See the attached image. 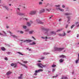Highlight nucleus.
Segmentation results:
<instances>
[{
    "label": "nucleus",
    "instance_id": "f257e3e1",
    "mask_svg": "<svg viewBox=\"0 0 79 79\" xmlns=\"http://www.w3.org/2000/svg\"><path fill=\"white\" fill-rule=\"evenodd\" d=\"M54 51H57L58 52H60L61 51H62L64 49V48H59L58 47H54Z\"/></svg>",
    "mask_w": 79,
    "mask_h": 79
},
{
    "label": "nucleus",
    "instance_id": "f03ea898",
    "mask_svg": "<svg viewBox=\"0 0 79 79\" xmlns=\"http://www.w3.org/2000/svg\"><path fill=\"white\" fill-rule=\"evenodd\" d=\"M17 14L19 16H23L24 15V14L20 13V10L19 8H18L16 10Z\"/></svg>",
    "mask_w": 79,
    "mask_h": 79
},
{
    "label": "nucleus",
    "instance_id": "7ed1b4c3",
    "mask_svg": "<svg viewBox=\"0 0 79 79\" xmlns=\"http://www.w3.org/2000/svg\"><path fill=\"white\" fill-rule=\"evenodd\" d=\"M36 65H37L39 68H43V67L45 68V67L46 66V65H43L42 63H40L37 64Z\"/></svg>",
    "mask_w": 79,
    "mask_h": 79
},
{
    "label": "nucleus",
    "instance_id": "20e7f679",
    "mask_svg": "<svg viewBox=\"0 0 79 79\" xmlns=\"http://www.w3.org/2000/svg\"><path fill=\"white\" fill-rule=\"evenodd\" d=\"M42 71H43V69H40L38 70H35V73L34 74V75H35V76H37L38 73H40V72H42Z\"/></svg>",
    "mask_w": 79,
    "mask_h": 79
},
{
    "label": "nucleus",
    "instance_id": "39448f33",
    "mask_svg": "<svg viewBox=\"0 0 79 79\" xmlns=\"http://www.w3.org/2000/svg\"><path fill=\"white\" fill-rule=\"evenodd\" d=\"M20 41H21L22 42H26V43H29V42H32V40H20Z\"/></svg>",
    "mask_w": 79,
    "mask_h": 79
},
{
    "label": "nucleus",
    "instance_id": "423d86ee",
    "mask_svg": "<svg viewBox=\"0 0 79 79\" xmlns=\"http://www.w3.org/2000/svg\"><path fill=\"white\" fill-rule=\"evenodd\" d=\"M42 30H43V31H46V32H45V34H48V32L49 31V29L43 28H42Z\"/></svg>",
    "mask_w": 79,
    "mask_h": 79
},
{
    "label": "nucleus",
    "instance_id": "0eeeda50",
    "mask_svg": "<svg viewBox=\"0 0 79 79\" xmlns=\"http://www.w3.org/2000/svg\"><path fill=\"white\" fill-rule=\"evenodd\" d=\"M36 21L37 23L38 24H44V23L41 21L39 19H37L36 20Z\"/></svg>",
    "mask_w": 79,
    "mask_h": 79
},
{
    "label": "nucleus",
    "instance_id": "6e6552de",
    "mask_svg": "<svg viewBox=\"0 0 79 79\" xmlns=\"http://www.w3.org/2000/svg\"><path fill=\"white\" fill-rule=\"evenodd\" d=\"M36 10L31 11L29 13V14L30 15H35V14H36Z\"/></svg>",
    "mask_w": 79,
    "mask_h": 79
},
{
    "label": "nucleus",
    "instance_id": "1a4fd4ad",
    "mask_svg": "<svg viewBox=\"0 0 79 79\" xmlns=\"http://www.w3.org/2000/svg\"><path fill=\"white\" fill-rule=\"evenodd\" d=\"M9 31V33L11 34V36H12L14 37V38H15V39L18 38V36H15V35H12V33H11V32L10 31Z\"/></svg>",
    "mask_w": 79,
    "mask_h": 79
},
{
    "label": "nucleus",
    "instance_id": "9d476101",
    "mask_svg": "<svg viewBox=\"0 0 79 79\" xmlns=\"http://www.w3.org/2000/svg\"><path fill=\"white\" fill-rule=\"evenodd\" d=\"M11 66H14V68H16L17 67V64L16 63H12L11 64Z\"/></svg>",
    "mask_w": 79,
    "mask_h": 79
},
{
    "label": "nucleus",
    "instance_id": "9b49d317",
    "mask_svg": "<svg viewBox=\"0 0 79 79\" xmlns=\"http://www.w3.org/2000/svg\"><path fill=\"white\" fill-rule=\"evenodd\" d=\"M59 36L61 37H64V36H65L66 35V33L64 32V33H62V34H59Z\"/></svg>",
    "mask_w": 79,
    "mask_h": 79
},
{
    "label": "nucleus",
    "instance_id": "f8f14e48",
    "mask_svg": "<svg viewBox=\"0 0 79 79\" xmlns=\"http://www.w3.org/2000/svg\"><path fill=\"white\" fill-rule=\"evenodd\" d=\"M50 35H56V33L55 31H51Z\"/></svg>",
    "mask_w": 79,
    "mask_h": 79
},
{
    "label": "nucleus",
    "instance_id": "ddd939ff",
    "mask_svg": "<svg viewBox=\"0 0 79 79\" xmlns=\"http://www.w3.org/2000/svg\"><path fill=\"white\" fill-rule=\"evenodd\" d=\"M59 57L60 58H66V56H65L63 55H62L60 56Z\"/></svg>",
    "mask_w": 79,
    "mask_h": 79
},
{
    "label": "nucleus",
    "instance_id": "4468645a",
    "mask_svg": "<svg viewBox=\"0 0 79 79\" xmlns=\"http://www.w3.org/2000/svg\"><path fill=\"white\" fill-rule=\"evenodd\" d=\"M11 73H11V71H9L6 73V75H7V76H8L9 75H10Z\"/></svg>",
    "mask_w": 79,
    "mask_h": 79
},
{
    "label": "nucleus",
    "instance_id": "2eb2a0df",
    "mask_svg": "<svg viewBox=\"0 0 79 79\" xmlns=\"http://www.w3.org/2000/svg\"><path fill=\"white\" fill-rule=\"evenodd\" d=\"M20 64H21V65H22V66H23L25 68H27V66L26 65H25L24 64H23L21 63H20Z\"/></svg>",
    "mask_w": 79,
    "mask_h": 79
},
{
    "label": "nucleus",
    "instance_id": "dca6fc26",
    "mask_svg": "<svg viewBox=\"0 0 79 79\" xmlns=\"http://www.w3.org/2000/svg\"><path fill=\"white\" fill-rule=\"evenodd\" d=\"M45 9H43L41 10L39 12V14H41L42 13H44V12H45Z\"/></svg>",
    "mask_w": 79,
    "mask_h": 79
},
{
    "label": "nucleus",
    "instance_id": "f3484780",
    "mask_svg": "<svg viewBox=\"0 0 79 79\" xmlns=\"http://www.w3.org/2000/svg\"><path fill=\"white\" fill-rule=\"evenodd\" d=\"M75 26L77 27H79V22H77L75 23Z\"/></svg>",
    "mask_w": 79,
    "mask_h": 79
},
{
    "label": "nucleus",
    "instance_id": "a211bd4d",
    "mask_svg": "<svg viewBox=\"0 0 79 79\" xmlns=\"http://www.w3.org/2000/svg\"><path fill=\"white\" fill-rule=\"evenodd\" d=\"M57 10H60L61 11H64V9H61V8H56Z\"/></svg>",
    "mask_w": 79,
    "mask_h": 79
},
{
    "label": "nucleus",
    "instance_id": "6ab92c4d",
    "mask_svg": "<svg viewBox=\"0 0 79 79\" xmlns=\"http://www.w3.org/2000/svg\"><path fill=\"white\" fill-rule=\"evenodd\" d=\"M67 18L68 19V20L67 21V22H68V21H69L71 19V17L70 16H68L67 17Z\"/></svg>",
    "mask_w": 79,
    "mask_h": 79
},
{
    "label": "nucleus",
    "instance_id": "aec40b11",
    "mask_svg": "<svg viewBox=\"0 0 79 79\" xmlns=\"http://www.w3.org/2000/svg\"><path fill=\"white\" fill-rule=\"evenodd\" d=\"M59 61L60 63H63L64 61V59H61Z\"/></svg>",
    "mask_w": 79,
    "mask_h": 79
},
{
    "label": "nucleus",
    "instance_id": "412c9836",
    "mask_svg": "<svg viewBox=\"0 0 79 79\" xmlns=\"http://www.w3.org/2000/svg\"><path fill=\"white\" fill-rule=\"evenodd\" d=\"M23 76V74H21L20 75V76L18 77V79H22V76Z\"/></svg>",
    "mask_w": 79,
    "mask_h": 79
},
{
    "label": "nucleus",
    "instance_id": "4be33fe9",
    "mask_svg": "<svg viewBox=\"0 0 79 79\" xmlns=\"http://www.w3.org/2000/svg\"><path fill=\"white\" fill-rule=\"evenodd\" d=\"M68 78L66 77H62L61 79H68Z\"/></svg>",
    "mask_w": 79,
    "mask_h": 79
},
{
    "label": "nucleus",
    "instance_id": "5701e85b",
    "mask_svg": "<svg viewBox=\"0 0 79 79\" xmlns=\"http://www.w3.org/2000/svg\"><path fill=\"white\" fill-rule=\"evenodd\" d=\"M1 50L2 51H5V50H6V49H5V48L4 47H2L1 48Z\"/></svg>",
    "mask_w": 79,
    "mask_h": 79
},
{
    "label": "nucleus",
    "instance_id": "b1692460",
    "mask_svg": "<svg viewBox=\"0 0 79 79\" xmlns=\"http://www.w3.org/2000/svg\"><path fill=\"white\" fill-rule=\"evenodd\" d=\"M46 10L47 11H48V12H50V10H51V8H49V9H46Z\"/></svg>",
    "mask_w": 79,
    "mask_h": 79
},
{
    "label": "nucleus",
    "instance_id": "393cba45",
    "mask_svg": "<svg viewBox=\"0 0 79 79\" xmlns=\"http://www.w3.org/2000/svg\"><path fill=\"white\" fill-rule=\"evenodd\" d=\"M27 25L28 26H29V27H30V26H31V24L29 22H27Z\"/></svg>",
    "mask_w": 79,
    "mask_h": 79
},
{
    "label": "nucleus",
    "instance_id": "a878e982",
    "mask_svg": "<svg viewBox=\"0 0 79 79\" xmlns=\"http://www.w3.org/2000/svg\"><path fill=\"white\" fill-rule=\"evenodd\" d=\"M33 32H34V31H30L29 32V34H33Z\"/></svg>",
    "mask_w": 79,
    "mask_h": 79
},
{
    "label": "nucleus",
    "instance_id": "bb28decb",
    "mask_svg": "<svg viewBox=\"0 0 79 79\" xmlns=\"http://www.w3.org/2000/svg\"><path fill=\"white\" fill-rule=\"evenodd\" d=\"M64 15L65 16H69V15H70V14H69V13H66L64 14Z\"/></svg>",
    "mask_w": 79,
    "mask_h": 79
},
{
    "label": "nucleus",
    "instance_id": "cd10ccee",
    "mask_svg": "<svg viewBox=\"0 0 79 79\" xmlns=\"http://www.w3.org/2000/svg\"><path fill=\"white\" fill-rule=\"evenodd\" d=\"M6 9V10H7V11H8L9 10V9H8V7H7V6H5L4 7Z\"/></svg>",
    "mask_w": 79,
    "mask_h": 79
},
{
    "label": "nucleus",
    "instance_id": "c85d7f7f",
    "mask_svg": "<svg viewBox=\"0 0 79 79\" xmlns=\"http://www.w3.org/2000/svg\"><path fill=\"white\" fill-rule=\"evenodd\" d=\"M63 28H61L60 29H59V30H58L56 32H60V31H61L63 30Z\"/></svg>",
    "mask_w": 79,
    "mask_h": 79
},
{
    "label": "nucleus",
    "instance_id": "c756f323",
    "mask_svg": "<svg viewBox=\"0 0 79 79\" xmlns=\"http://www.w3.org/2000/svg\"><path fill=\"white\" fill-rule=\"evenodd\" d=\"M18 53H19L20 55H22V56H23V55H24V54H22V53H21V52H18Z\"/></svg>",
    "mask_w": 79,
    "mask_h": 79
},
{
    "label": "nucleus",
    "instance_id": "7c9ffc66",
    "mask_svg": "<svg viewBox=\"0 0 79 79\" xmlns=\"http://www.w3.org/2000/svg\"><path fill=\"white\" fill-rule=\"evenodd\" d=\"M55 69H52V73H54L55 71Z\"/></svg>",
    "mask_w": 79,
    "mask_h": 79
},
{
    "label": "nucleus",
    "instance_id": "2f4dec72",
    "mask_svg": "<svg viewBox=\"0 0 79 79\" xmlns=\"http://www.w3.org/2000/svg\"><path fill=\"white\" fill-rule=\"evenodd\" d=\"M25 31V32H29V29H26Z\"/></svg>",
    "mask_w": 79,
    "mask_h": 79
},
{
    "label": "nucleus",
    "instance_id": "473e14b6",
    "mask_svg": "<svg viewBox=\"0 0 79 79\" xmlns=\"http://www.w3.org/2000/svg\"><path fill=\"white\" fill-rule=\"evenodd\" d=\"M48 54H49V53H47V52H44L43 53V54L44 55H48Z\"/></svg>",
    "mask_w": 79,
    "mask_h": 79
},
{
    "label": "nucleus",
    "instance_id": "72a5a7b5",
    "mask_svg": "<svg viewBox=\"0 0 79 79\" xmlns=\"http://www.w3.org/2000/svg\"><path fill=\"white\" fill-rule=\"evenodd\" d=\"M79 58H78V59L76 60V64L77 63L79 62Z\"/></svg>",
    "mask_w": 79,
    "mask_h": 79
},
{
    "label": "nucleus",
    "instance_id": "f704fd0d",
    "mask_svg": "<svg viewBox=\"0 0 79 79\" xmlns=\"http://www.w3.org/2000/svg\"><path fill=\"white\" fill-rule=\"evenodd\" d=\"M56 65H55V64H53L52 65V68H54V67H56Z\"/></svg>",
    "mask_w": 79,
    "mask_h": 79
},
{
    "label": "nucleus",
    "instance_id": "c9c22d12",
    "mask_svg": "<svg viewBox=\"0 0 79 79\" xmlns=\"http://www.w3.org/2000/svg\"><path fill=\"white\" fill-rule=\"evenodd\" d=\"M23 29H26V28H27V27L26 26H23Z\"/></svg>",
    "mask_w": 79,
    "mask_h": 79
},
{
    "label": "nucleus",
    "instance_id": "e433bc0d",
    "mask_svg": "<svg viewBox=\"0 0 79 79\" xmlns=\"http://www.w3.org/2000/svg\"><path fill=\"white\" fill-rule=\"evenodd\" d=\"M58 75H56V76H54L52 77L54 78V77H58Z\"/></svg>",
    "mask_w": 79,
    "mask_h": 79
},
{
    "label": "nucleus",
    "instance_id": "4c0bfd02",
    "mask_svg": "<svg viewBox=\"0 0 79 79\" xmlns=\"http://www.w3.org/2000/svg\"><path fill=\"white\" fill-rule=\"evenodd\" d=\"M75 26V25H73L71 27V29H73L74 27Z\"/></svg>",
    "mask_w": 79,
    "mask_h": 79
},
{
    "label": "nucleus",
    "instance_id": "58836bf2",
    "mask_svg": "<svg viewBox=\"0 0 79 79\" xmlns=\"http://www.w3.org/2000/svg\"><path fill=\"white\" fill-rule=\"evenodd\" d=\"M55 6H56V7H59H59H60V6L59 5H56Z\"/></svg>",
    "mask_w": 79,
    "mask_h": 79
},
{
    "label": "nucleus",
    "instance_id": "ea45409f",
    "mask_svg": "<svg viewBox=\"0 0 79 79\" xmlns=\"http://www.w3.org/2000/svg\"><path fill=\"white\" fill-rule=\"evenodd\" d=\"M23 19H25L26 21H28V19L27 18H24Z\"/></svg>",
    "mask_w": 79,
    "mask_h": 79
},
{
    "label": "nucleus",
    "instance_id": "a19ab883",
    "mask_svg": "<svg viewBox=\"0 0 79 79\" xmlns=\"http://www.w3.org/2000/svg\"><path fill=\"white\" fill-rule=\"evenodd\" d=\"M23 33H24V32H23V31H20V34H23Z\"/></svg>",
    "mask_w": 79,
    "mask_h": 79
},
{
    "label": "nucleus",
    "instance_id": "79ce46f5",
    "mask_svg": "<svg viewBox=\"0 0 79 79\" xmlns=\"http://www.w3.org/2000/svg\"><path fill=\"white\" fill-rule=\"evenodd\" d=\"M39 5H42V2H39Z\"/></svg>",
    "mask_w": 79,
    "mask_h": 79
},
{
    "label": "nucleus",
    "instance_id": "37998d69",
    "mask_svg": "<svg viewBox=\"0 0 79 79\" xmlns=\"http://www.w3.org/2000/svg\"><path fill=\"white\" fill-rule=\"evenodd\" d=\"M32 44L33 45H35V44H36V43H35L34 42H32Z\"/></svg>",
    "mask_w": 79,
    "mask_h": 79
},
{
    "label": "nucleus",
    "instance_id": "c03bdc74",
    "mask_svg": "<svg viewBox=\"0 0 79 79\" xmlns=\"http://www.w3.org/2000/svg\"><path fill=\"white\" fill-rule=\"evenodd\" d=\"M44 58H45L44 57H42L40 60H44Z\"/></svg>",
    "mask_w": 79,
    "mask_h": 79
},
{
    "label": "nucleus",
    "instance_id": "a18cd8bd",
    "mask_svg": "<svg viewBox=\"0 0 79 79\" xmlns=\"http://www.w3.org/2000/svg\"><path fill=\"white\" fill-rule=\"evenodd\" d=\"M6 46H8V47H10V45L8 44H6Z\"/></svg>",
    "mask_w": 79,
    "mask_h": 79
},
{
    "label": "nucleus",
    "instance_id": "49530a36",
    "mask_svg": "<svg viewBox=\"0 0 79 79\" xmlns=\"http://www.w3.org/2000/svg\"><path fill=\"white\" fill-rule=\"evenodd\" d=\"M68 27V24L66 25V27H65V28H67Z\"/></svg>",
    "mask_w": 79,
    "mask_h": 79
},
{
    "label": "nucleus",
    "instance_id": "de8ad7c7",
    "mask_svg": "<svg viewBox=\"0 0 79 79\" xmlns=\"http://www.w3.org/2000/svg\"><path fill=\"white\" fill-rule=\"evenodd\" d=\"M5 60H8V58L7 57H5Z\"/></svg>",
    "mask_w": 79,
    "mask_h": 79
},
{
    "label": "nucleus",
    "instance_id": "09e8293b",
    "mask_svg": "<svg viewBox=\"0 0 79 79\" xmlns=\"http://www.w3.org/2000/svg\"><path fill=\"white\" fill-rule=\"evenodd\" d=\"M23 63H27V61H24L23 62Z\"/></svg>",
    "mask_w": 79,
    "mask_h": 79
},
{
    "label": "nucleus",
    "instance_id": "8fccbe9b",
    "mask_svg": "<svg viewBox=\"0 0 79 79\" xmlns=\"http://www.w3.org/2000/svg\"><path fill=\"white\" fill-rule=\"evenodd\" d=\"M32 37L33 39H34V40H36V39L34 38V37L32 36Z\"/></svg>",
    "mask_w": 79,
    "mask_h": 79
},
{
    "label": "nucleus",
    "instance_id": "3c124183",
    "mask_svg": "<svg viewBox=\"0 0 79 79\" xmlns=\"http://www.w3.org/2000/svg\"><path fill=\"white\" fill-rule=\"evenodd\" d=\"M30 22L31 24H32V23H33V22H32V21H30Z\"/></svg>",
    "mask_w": 79,
    "mask_h": 79
},
{
    "label": "nucleus",
    "instance_id": "603ef678",
    "mask_svg": "<svg viewBox=\"0 0 79 79\" xmlns=\"http://www.w3.org/2000/svg\"><path fill=\"white\" fill-rule=\"evenodd\" d=\"M62 7V8H65V6H64V5H63Z\"/></svg>",
    "mask_w": 79,
    "mask_h": 79
},
{
    "label": "nucleus",
    "instance_id": "864d4df0",
    "mask_svg": "<svg viewBox=\"0 0 79 79\" xmlns=\"http://www.w3.org/2000/svg\"><path fill=\"white\" fill-rule=\"evenodd\" d=\"M69 32H71V31H69L67 32V33H69Z\"/></svg>",
    "mask_w": 79,
    "mask_h": 79
},
{
    "label": "nucleus",
    "instance_id": "5fc2aeb1",
    "mask_svg": "<svg viewBox=\"0 0 79 79\" xmlns=\"http://www.w3.org/2000/svg\"><path fill=\"white\" fill-rule=\"evenodd\" d=\"M79 34H77V37H79Z\"/></svg>",
    "mask_w": 79,
    "mask_h": 79
},
{
    "label": "nucleus",
    "instance_id": "6e6d98bb",
    "mask_svg": "<svg viewBox=\"0 0 79 79\" xmlns=\"http://www.w3.org/2000/svg\"><path fill=\"white\" fill-rule=\"evenodd\" d=\"M23 42H22L20 43V45H22V44H23Z\"/></svg>",
    "mask_w": 79,
    "mask_h": 79
},
{
    "label": "nucleus",
    "instance_id": "4d7b16f0",
    "mask_svg": "<svg viewBox=\"0 0 79 79\" xmlns=\"http://www.w3.org/2000/svg\"><path fill=\"white\" fill-rule=\"evenodd\" d=\"M9 54H10V52H7V55H9Z\"/></svg>",
    "mask_w": 79,
    "mask_h": 79
},
{
    "label": "nucleus",
    "instance_id": "13d9d810",
    "mask_svg": "<svg viewBox=\"0 0 79 79\" xmlns=\"http://www.w3.org/2000/svg\"><path fill=\"white\" fill-rule=\"evenodd\" d=\"M44 39H48V38H47V37L46 36Z\"/></svg>",
    "mask_w": 79,
    "mask_h": 79
},
{
    "label": "nucleus",
    "instance_id": "bf43d9fd",
    "mask_svg": "<svg viewBox=\"0 0 79 79\" xmlns=\"http://www.w3.org/2000/svg\"><path fill=\"white\" fill-rule=\"evenodd\" d=\"M49 19H52V17H50L49 18Z\"/></svg>",
    "mask_w": 79,
    "mask_h": 79
},
{
    "label": "nucleus",
    "instance_id": "052dcab7",
    "mask_svg": "<svg viewBox=\"0 0 79 79\" xmlns=\"http://www.w3.org/2000/svg\"><path fill=\"white\" fill-rule=\"evenodd\" d=\"M79 42L78 43H77V44H76V45H79Z\"/></svg>",
    "mask_w": 79,
    "mask_h": 79
},
{
    "label": "nucleus",
    "instance_id": "680f3d73",
    "mask_svg": "<svg viewBox=\"0 0 79 79\" xmlns=\"http://www.w3.org/2000/svg\"><path fill=\"white\" fill-rule=\"evenodd\" d=\"M41 38H42V39H45V37H42Z\"/></svg>",
    "mask_w": 79,
    "mask_h": 79
},
{
    "label": "nucleus",
    "instance_id": "e2e57ef3",
    "mask_svg": "<svg viewBox=\"0 0 79 79\" xmlns=\"http://www.w3.org/2000/svg\"><path fill=\"white\" fill-rule=\"evenodd\" d=\"M38 62H39V63H40V62H41V61H40V60H39V61H38Z\"/></svg>",
    "mask_w": 79,
    "mask_h": 79
},
{
    "label": "nucleus",
    "instance_id": "0e129e2a",
    "mask_svg": "<svg viewBox=\"0 0 79 79\" xmlns=\"http://www.w3.org/2000/svg\"><path fill=\"white\" fill-rule=\"evenodd\" d=\"M74 72H72V74H74Z\"/></svg>",
    "mask_w": 79,
    "mask_h": 79
},
{
    "label": "nucleus",
    "instance_id": "69168bd1",
    "mask_svg": "<svg viewBox=\"0 0 79 79\" xmlns=\"http://www.w3.org/2000/svg\"><path fill=\"white\" fill-rule=\"evenodd\" d=\"M23 8H24V9L26 8V7H25V6H23Z\"/></svg>",
    "mask_w": 79,
    "mask_h": 79
},
{
    "label": "nucleus",
    "instance_id": "338daca9",
    "mask_svg": "<svg viewBox=\"0 0 79 79\" xmlns=\"http://www.w3.org/2000/svg\"><path fill=\"white\" fill-rule=\"evenodd\" d=\"M61 19H60L59 20V21H61Z\"/></svg>",
    "mask_w": 79,
    "mask_h": 79
},
{
    "label": "nucleus",
    "instance_id": "774afa93",
    "mask_svg": "<svg viewBox=\"0 0 79 79\" xmlns=\"http://www.w3.org/2000/svg\"><path fill=\"white\" fill-rule=\"evenodd\" d=\"M48 73H50V71L48 70Z\"/></svg>",
    "mask_w": 79,
    "mask_h": 79
}]
</instances>
